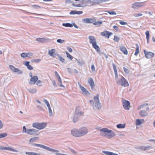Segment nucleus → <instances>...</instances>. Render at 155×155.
Wrapping results in <instances>:
<instances>
[{
  "label": "nucleus",
  "mask_w": 155,
  "mask_h": 155,
  "mask_svg": "<svg viewBox=\"0 0 155 155\" xmlns=\"http://www.w3.org/2000/svg\"><path fill=\"white\" fill-rule=\"evenodd\" d=\"M100 134L101 136L104 137H107L109 138L113 137L115 135L114 132L111 130H109L106 128L101 129Z\"/></svg>",
  "instance_id": "obj_1"
},
{
  "label": "nucleus",
  "mask_w": 155,
  "mask_h": 155,
  "mask_svg": "<svg viewBox=\"0 0 155 155\" xmlns=\"http://www.w3.org/2000/svg\"><path fill=\"white\" fill-rule=\"evenodd\" d=\"M99 94H97L94 97V101L90 100V103L93 108L94 109V107L98 110H100L101 107V104L100 102V100L99 98Z\"/></svg>",
  "instance_id": "obj_2"
},
{
  "label": "nucleus",
  "mask_w": 155,
  "mask_h": 155,
  "mask_svg": "<svg viewBox=\"0 0 155 155\" xmlns=\"http://www.w3.org/2000/svg\"><path fill=\"white\" fill-rule=\"evenodd\" d=\"M80 107L78 106L76 107L73 117V121L74 123L77 122L79 117L84 115V112L80 111Z\"/></svg>",
  "instance_id": "obj_3"
},
{
  "label": "nucleus",
  "mask_w": 155,
  "mask_h": 155,
  "mask_svg": "<svg viewBox=\"0 0 155 155\" xmlns=\"http://www.w3.org/2000/svg\"><path fill=\"white\" fill-rule=\"evenodd\" d=\"M119 79L117 81V83L123 87H127L129 86V84L127 80L122 76H120Z\"/></svg>",
  "instance_id": "obj_4"
},
{
  "label": "nucleus",
  "mask_w": 155,
  "mask_h": 155,
  "mask_svg": "<svg viewBox=\"0 0 155 155\" xmlns=\"http://www.w3.org/2000/svg\"><path fill=\"white\" fill-rule=\"evenodd\" d=\"M47 124L45 122H35L32 124V126L38 130H42L46 126Z\"/></svg>",
  "instance_id": "obj_5"
},
{
  "label": "nucleus",
  "mask_w": 155,
  "mask_h": 155,
  "mask_svg": "<svg viewBox=\"0 0 155 155\" xmlns=\"http://www.w3.org/2000/svg\"><path fill=\"white\" fill-rule=\"evenodd\" d=\"M91 0H82V1H81V3H79L77 5L74 4H72V5L74 6L77 7H82L86 6V4L87 3H89L91 5Z\"/></svg>",
  "instance_id": "obj_6"
},
{
  "label": "nucleus",
  "mask_w": 155,
  "mask_h": 155,
  "mask_svg": "<svg viewBox=\"0 0 155 155\" xmlns=\"http://www.w3.org/2000/svg\"><path fill=\"white\" fill-rule=\"evenodd\" d=\"M79 137H81L84 136L87 134L88 132V130L85 127H81L78 129Z\"/></svg>",
  "instance_id": "obj_7"
},
{
  "label": "nucleus",
  "mask_w": 155,
  "mask_h": 155,
  "mask_svg": "<svg viewBox=\"0 0 155 155\" xmlns=\"http://www.w3.org/2000/svg\"><path fill=\"white\" fill-rule=\"evenodd\" d=\"M122 104L125 110H129L130 107V102L126 100L123 99Z\"/></svg>",
  "instance_id": "obj_8"
},
{
  "label": "nucleus",
  "mask_w": 155,
  "mask_h": 155,
  "mask_svg": "<svg viewBox=\"0 0 155 155\" xmlns=\"http://www.w3.org/2000/svg\"><path fill=\"white\" fill-rule=\"evenodd\" d=\"M132 7V8L134 9H137L139 7L143 6L144 5V2H136L133 3Z\"/></svg>",
  "instance_id": "obj_9"
},
{
  "label": "nucleus",
  "mask_w": 155,
  "mask_h": 155,
  "mask_svg": "<svg viewBox=\"0 0 155 155\" xmlns=\"http://www.w3.org/2000/svg\"><path fill=\"white\" fill-rule=\"evenodd\" d=\"M28 131V134L31 135H38L39 134V133H37L38 131L35 129H29Z\"/></svg>",
  "instance_id": "obj_10"
},
{
  "label": "nucleus",
  "mask_w": 155,
  "mask_h": 155,
  "mask_svg": "<svg viewBox=\"0 0 155 155\" xmlns=\"http://www.w3.org/2000/svg\"><path fill=\"white\" fill-rule=\"evenodd\" d=\"M145 57L148 59H150L154 56V53L151 52H147L145 50L143 51Z\"/></svg>",
  "instance_id": "obj_11"
},
{
  "label": "nucleus",
  "mask_w": 155,
  "mask_h": 155,
  "mask_svg": "<svg viewBox=\"0 0 155 155\" xmlns=\"http://www.w3.org/2000/svg\"><path fill=\"white\" fill-rule=\"evenodd\" d=\"M71 134L73 136L76 137H79V132L78 129H74L71 131Z\"/></svg>",
  "instance_id": "obj_12"
},
{
  "label": "nucleus",
  "mask_w": 155,
  "mask_h": 155,
  "mask_svg": "<svg viewBox=\"0 0 155 155\" xmlns=\"http://www.w3.org/2000/svg\"><path fill=\"white\" fill-rule=\"evenodd\" d=\"M38 78L37 76H34L31 78L29 82V84H34L36 82V81L38 80Z\"/></svg>",
  "instance_id": "obj_13"
},
{
  "label": "nucleus",
  "mask_w": 155,
  "mask_h": 155,
  "mask_svg": "<svg viewBox=\"0 0 155 155\" xmlns=\"http://www.w3.org/2000/svg\"><path fill=\"white\" fill-rule=\"evenodd\" d=\"M6 150L15 152H17L18 151L15 149L10 147L0 146V150Z\"/></svg>",
  "instance_id": "obj_14"
},
{
  "label": "nucleus",
  "mask_w": 155,
  "mask_h": 155,
  "mask_svg": "<svg viewBox=\"0 0 155 155\" xmlns=\"http://www.w3.org/2000/svg\"><path fill=\"white\" fill-rule=\"evenodd\" d=\"M113 33H112L107 31H105L101 33V35L107 37L108 38H109L110 36Z\"/></svg>",
  "instance_id": "obj_15"
},
{
  "label": "nucleus",
  "mask_w": 155,
  "mask_h": 155,
  "mask_svg": "<svg viewBox=\"0 0 155 155\" xmlns=\"http://www.w3.org/2000/svg\"><path fill=\"white\" fill-rule=\"evenodd\" d=\"M112 66L113 67V68L114 69V70L115 73V80L117 81L119 79V78H118V74H117V68L116 65L115 64L113 63L112 64Z\"/></svg>",
  "instance_id": "obj_16"
},
{
  "label": "nucleus",
  "mask_w": 155,
  "mask_h": 155,
  "mask_svg": "<svg viewBox=\"0 0 155 155\" xmlns=\"http://www.w3.org/2000/svg\"><path fill=\"white\" fill-rule=\"evenodd\" d=\"M30 63L29 61H25L23 63V64L27 67L28 70H31L33 69V68L29 64Z\"/></svg>",
  "instance_id": "obj_17"
},
{
  "label": "nucleus",
  "mask_w": 155,
  "mask_h": 155,
  "mask_svg": "<svg viewBox=\"0 0 155 155\" xmlns=\"http://www.w3.org/2000/svg\"><path fill=\"white\" fill-rule=\"evenodd\" d=\"M82 21L85 23H92L94 21V20L93 19L87 18L83 19Z\"/></svg>",
  "instance_id": "obj_18"
},
{
  "label": "nucleus",
  "mask_w": 155,
  "mask_h": 155,
  "mask_svg": "<svg viewBox=\"0 0 155 155\" xmlns=\"http://www.w3.org/2000/svg\"><path fill=\"white\" fill-rule=\"evenodd\" d=\"M139 115L142 117H145L148 115V113L145 110H141L139 113Z\"/></svg>",
  "instance_id": "obj_19"
},
{
  "label": "nucleus",
  "mask_w": 155,
  "mask_h": 155,
  "mask_svg": "<svg viewBox=\"0 0 155 155\" xmlns=\"http://www.w3.org/2000/svg\"><path fill=\"white\" fill-rule=\"evenodd\" d=\"M90 40V42L91 44H92V45L93 44H95L97 43L95 38L93 36H90L89 37Z\"/></svg>",
  "instance_id": "obj_20"
},
{
  "label": "nucleus",
  "mask_w": 155,
  "mask_h": 155,
  "mask_svg": "<svg viewBox=\"0 0 155 155\" xmlns=\"http://www.w3.org/2000/svg\"><path fill=\"white\" fill-rule=\"evenodd\" d=\"M93 48H94L99 54H101V52L100 51V49L99 47L97 45V43L94 44L92 45Z\"/></svg>",
  "instance_id": "obj_21"
},
{
  "label": "nucleus",
  "mask_w": 155,
  "mask_h": 155,
  "mask_svg": "<svg viewBox=\"0 0 155 155\" xmlns=\"http://www.w3.org/2000/svg\"><path fill=\"white\" fill-rule=\"evenodd\" d=\"M55 52V50L54 49H51L48 50V54L51 56L53 57H55V54L54 53Z\"/></svg>",
  "instance_id": "obj_22"
},
{
  "label": "nucleus",
  "mask_w": 155,
  "mask_h": 155,
  "mask_svg": "<svg viewBox=\"0 0 155 155\" xmlns=\"http://www.w3.org/2000/svg\"><path fill=\"white\" fill-rule=\"evenodd\" d=\"M49 40V39L45 38H39L36 39V41L38 42L44 43L47 41H48Z\"/></svg>",
  "instance_id": "obj_23"
},
{
  "label": "nucleus",
  "mask_w": 155,
  "mask_h": 155,
  "mask_svg": "<svg viewBox=\"0 0 155 155\" xmlns=\"http://www.w3.org/2000/svg\"><path fill=\"white\" fill-rule=\"evenodd\" d=\"M88 83L90 85L91 88H93L94 86V83L92 78H90L88 81Z\"/></svg>",
  "instance_id": "obj_24"
},
{
  "label": "nucleus",
  "mask_w": 155,
  "mask_h": 155,
  "mask_svg": "<svg viewBox=\"0 0 155 155\" xmlns=\"http://www.w3.org/2000/svg\"><path fill=\"white\" fill-rule=\"evenodd\" d=\"M79 87L83 93L86 94H89V92L87 90V89L82 86L81 84H79Z\"/></svg>",
  "instance_id": "obj_25"
},
{
  "label": "nucleus",
  "mask_w": 155,
  "mask_h": 155,
  "mask_svg": "<svg viewBox=\"0 0 155 155\" xmlns=\"http://www.w3.org/2000/svg\"><path fill=\"white\" fill-rule=\"evenodd\" d=\"M120 50L123 52V53L127 55L128 54V51L126 48L123 46H120Z\"/></svg>",
  "instance_id": "obj_26"
},
{
  "label": "nucleus",
  "mask_w": 155,
  "mask_h": 155,
  "mask_svg": "<svg viewBox=\"0 0 155 155\" xmlns=\"http://www.w3.org/2000/svg\"><path fill=\"white\" fill-rule=\"evenodd\" d=\"M102 152L106 155H118L117 154L108 151L103 150L102 151Z\"/></svg>",
  "instance_id": "obj_27"
},
{
  "label": "nucleus",
  "mask_w": 155,
  "mask_h": 155,
  "mask_svg": "<svg viewBox=\"0 0 155 155\" xmlns=\"http://www.w3.org/2000/svg\"><path fill=\"white\" fill-rule=\"evenodd\" d=\"M101 3L100 0H92L91 2V5H94Z\"/></svg>",
  "instance_id": "obj_28"
},
{
  "label": "nucleus",
  "mask_w": 155,
  "mask_h": 155,
  "mask_svg": "<svg viewBox=\"0 0 155 155\" xmlns=\"http://www.w3.org/2000/svg\"><path fill=\"white\" fill-rule=\"evenodd\" d=\"M26 154L28 155H41L40 153H37L33 152H25Z\"/></svg>",
  "instance_id": "obj_29"
},
{
  "label": "nucleus",
  "mask_w": 155,
  "mask_h": 155,
  "mask_svg": "<svg viewBox=\"0 0 155 155\" xmlns=\"http://www.w3.org/2000/svg\"><path fill=\"white\" fill-rule=\"evenodd\" d=\"M144 120L143 119H137L136 121V125H140L143 123Z\"/></svg>",
  "instance_id": "obj_30"
},
{
  "label": "nucleus",
  "mask_w": 155,
  "mask_h": 155,
  "mask_svg": "<svg viewBox=\"0 0 155 155\" xmlns=\"http://www.w3.org/2000/svg\"><path fill=\"white\" fill-rule=\"evenodd\" d=\"M58 80L59 84V85L60 87H64V86L62 84L60 76L58 77Z\"/></svg>",
  "instance_id": "obj_31"
},
{
  "label": "nucleus",
  "mask_w": 155,
  "mask_h": 155,
  "mask_svg": "<svg viewBox=\"0 0 155 155\" xmlns=\"http://www.w3.org/2000/svg\"><path fill=\"white\" fill-rule=\"evenodd\" d=\"M9 67L11 70L13 72H16V71H17L16 70H18V68L15 67L13 65H10Z\"/></svg>",
  "instance_id": "obj_32"
},
{
  "label": "nucleus",
  "mask_w": 155,
  "mask_h": 155,
  "mask_svg": "<svg viewBox=\"0 0 155 155\" xmlns=\"http://www.w3.org/2000/svg\"><path fill=\"white\" fill-rule=\"evenodd\" d=\"M136 51L134 53V55L137 56L139 53V46L137 44L136 45Z\"/></svg>",
  "instance_id": "obj_33"
},
{
  "label": "nucleus",
  "mask_w": 155,
  "mask_h": 155,
  "mask_svg": "<svg viewBox=\"0 0 155 155\" xmlns=\"http://www.w3.org/2000/svg\"><path fill=\"white\" fill-rule=\"evenodd\" d=\"M28 91L29 92L33 94L36 93L37 91L35 88L28 89Z\"/></svg>",
  "instance_id": "obj_34"
},
{
  "label": "nucleus",
  "mask_w": 155,
  "mask_h": 155,
  "mask_svg": "<svg viewBox=\"0 0 155 155\" xmlns=\"http://www.w3.org/2000/svg\"><path fill=\"white\" fill-rule=\"evenodd\" d=\"M62 25L66 27H71L73 26V24L69 23H63Z\"/></svg>",
  "instance_id": "obj_35"
},
{
  "label": "nucleus",
  "mask_w": 155,
  "mask_h": 155,
  "mask_svg": "<svg viewBox=\"0 0 155 155\" xmlns=\"http://www.w3.org/2000/svg\"><path fill=\"white\" fill-rule=\"evenodd\" d=\"M146 38L147 40V43H148L149 42V31H147L146 33Z\"/></svg>",
  "instance_id": "obj_36"
},
{
  "label": "nucleus",
  "mask_w": 155,
  "mask_h": 155,
  "mask_svg": "<svg viewBox=\"0 0 155 155\" xmlns=\"http://www.w3.org/2000/svg\"><path fill=\"white\" fill-rule=\"evenodd\" d=\"M58 57L59 60L63 63H65V60L64 58H63L62 57L59 55H58Z\"/></svg>",
  "instance_id": "obj_37"
},
{
  "label": "nucleus",
  "mask_w": 155,
  "mask_h": 155,
  "mask_svg": "<svg viewBox=\"0 0 155 155\" xmlns=\"http://www.w3.org/2000/svg\"><path fill=\"white\" fill-rule=\"evenodd\" d=\"M117 127L118 128H123L125 127V124H120L117 125Z\"/></svg>",
  "instance_id": "obj_38"
},
{
  "label": "nucleus",
  "mask_w": 155,
  "mask_h": 155,
  "mask_svg": "<svg viewBox=\"0 0 155 155\" xmlns=\"http://www.w3.org/2000/svg\"><path fill=\"white\" fill-rule=\"evenodd\" d=\"M29 129H27L25 126L23 127V133H25L26 134H28V130Z\"/></svg>",
  "instance_id": "obj_39"
},
{
  "label": "nucleus",
  "mask_w": 155,
  "mask_h": 155,
  "mask_svg": "<svg viewBox=\"0 0 155 155\" xmlns=\"http://www.w3.org/2000/svg\"><path fill=\"white\" fill-rule=\"evenodd\" d=\"M41 61V60L40 58H38L36 59H34L31 60V61L32 62H35V63H39Z\"/></svg>",
  "instance_id": "obj_40"
},
{
  "label": "nucleus",
  "mask_w": 155,
  "mask_h": 155,
  "mask_svg": "<svg viewBox=\"0 0 155 155\" xmlns=\"http://www.w3.org/2000/svg\"><path fill=\"white\" fill-rule=\"evenodd\" d=\"M7 135V134L6 133H3L0 134V139L4 138Z\"/></svg>",
  "instance_id": "obj_41"
},
{
  "label": "nucleus",
  "mask_w": 155,
  "mask_h": 155,
  "mask_svg": "<svg viewBox=\"0 0 155 155\" xmlns=\"http://www.w3.org/2000/svg\"><path fill=\"white\" fill-rule=\"evenodd\" d=\"M38 138V137H34L31 138L29 140L30 143L35 141L36 139Z\"/></svg>",
  "instance_id": "obj_42"
},
{
  "label": "nucleus",
  "mask_w": 155,
  "mask_h": 155,
  "mask_svg": "<svg viewBox=\"0 0 155 155\" xmlns=\"http://www.w3.org/2000/svg\"><path fill=\"white\" fill-rule=\"evenodd\" d=\"M106 12L111 15H116L117 14L114 11H107Z\"/></svg>",
  "instance_id": "obj_43"
},
{
  "label": "nucleus",
  "mask_w": 155,
  "mask_h": 155,
  "mask_svg": "<svg viewBox=\"0 0 155 155\" xmlns=\"http://www.w3.org/2000/svg\"><path fill=\"white\" fill-rule=\"evenodd\" d=\"M136 149H140L144 150L145 146H140L137 147H135Z\"/></svg>",
  "instance_id": "obj_44"
},
{
  "label": "nucleus",
  "mask_w": 155,
  "mask_h": 155,
  "mask_svg": "<svg viewBox=\"0 0 155 155\" xmlns=\"http://www.w3.org/2000/svg\"><path fill=\"white\" fill-rule=\"evenodd\" d=\"M68 149H69V150L72 153H73V154H76L77 153L76 152L74 151V150L73 149H71V147H68Z\"/></svg>",
  "instance_id": "obj_45"
},
{
  "label": "nucleus",
  "mask_w": 155,
  "mask_h": 155,
  "mask_svg": "<svg viewBox=\"0 0 155 155\" xmlns=\"http://www.w3.org/2000/svg\"><path fill=\"white\" fill-rule=\"evenodd\" d=\"M36 84L39 86H42V84H41V83H42V81L40 80H38L37 81H36Z\"/></svg>",
  "instance_id": "obj_46"
},
{
  "label": "nucleus",
  "mask_w": 155,
  "mask_h": 155,
  "mask_svg": "<svg viewBox=\"0 0 155 155\" xmlns=\"http://www.w3.org/2000/svg\"><path fill=\"white\" fill-rule=\"evenodd\" d=\"M65 40H61V39H58L57 40V42L58 43H59L60 44H62L65 42Z\"/></svg>",
  "instance_id": "obj_47"
},
{
  "label": "nucleus",
  "mask_w": 155,
  "mask_h": 155,
  "mask_svg": "<svg viewBox=\"0 0 155 155\" xmlns=\"http://www.w3.org/2000/svg\"><path fill=\"white\" fill-rule=\"evenodd\" d=\"M66 54H67V57L70 58L71 60H72L73 57L67 51H65Z\"/></svg>",
  "instance_id": "obj_48"
},
{
  "label": "nucleus",
  "mask_w": 155,
  "mask_h": 155,
  "mask_svg": "<svg viewBox=\"0 0 155 155\" xmlns=\"http://www.w3.org/2000/svg\"><path fill=\"white\" fill-rule=\"evenodd\" d=\"M102 21H98L96 22H95L93 23V24L95 25H100L102 23Z\"/></svg>",
  "instance_id": "obj_49"
},
{
  "label": "nucleus",
  "mask_w": 155,
  "mask_h": 155,
  "mask_svg": "<svg viewBox=\"0 0 155 155\" xmlns=\"http://www.w3.org/2000/svg\"><path fill=\"white\" fill-rule=\"evenodd\" d=\"M120 38L117 37V36H115L114 37V41L116 42H118L120 40Z\"/></svg>",
  "instance_id": "obj_50"
},
{
  "label": "nucleus",
  "mask_w": 155,
  "mask_h": 155,
  "mask_svg": "<svg viewBox=\"0 0 155 155\" xmlns=\"http://www.w3.org/2000/svg\"><path fill=\"white\" fill-rule=\"evenodd\" d=\"M142 15L143 14L140 13H135L134 15V16L135 17H139Z\"/></svg>",
  "instance_id": "obj_51"
},
{
  "label": "nucleus",
  "mask_w": 155,
  "mask_h": 155,
  "mask_svg": "<svg viewBox=\"0 0 155 155\" xmlns=\"http://www.w3.org/2000/svg\"><path fill=\"white\" fill-rule=\"evenodd\" d=\"M26 54L27 57H31L33 55V53L31 52L26 53Z\"/></svg>",
  "instance_id": "obj_52"
},
{
  "label": "nucleus",
  "mask_w": 155,
  "mask_h": 155,
  "mask_svg": "<svg viewBox=\"0 0 155 155\" xmlns=\"http://www.w3.org/2000/svg\"><path fill=\"white\" fill-rule=\"evenodd\" d=\"M44 102L46 104L47 107H48V106L50 105V104H49L48 102L46 99H44Z\"/></svg>",
  "instance_id": "obj_53"
},
{
  "label": "nucleus",
  "mask_w": 155,
  "mask_h": 155,
  "mask_svg": "<svg viewBox=\"0 0 155 155\" xmlns=\"http://www.w3.org/2000/svg\"><path fill=\"white\" fill-rule=\"evenodd\" d=\"M21 57L25 58L27 57L26 53H23L21 54Z\"/></svg>",
  "instance_id": "obj_54"
},
{
  "label": "nucleus",
  "mask_w": 155,
  "mask_h": 155,
  "mask_svg": "<svg viewBox=\"0 0 155 155\" xmlns=\"http://www.w3.org/2000/svg\"><path fill=\"white\" fill-rule=\"evenodd\" d=\"M18 70H16L17 71H16L15 72H18L19 74H23V72L22 71L20 70H19V69H18Z\"/></svg>",
  "instance_id": "obj_55"
},
{
  "label": "nucleus",
  "mask_w": 155,
  "mask_h": 155,
  "mask_svg": "<svg viewBox=\"0 0 155 155\" xmlns=\"http://www.w3.org/2000/svg\"><path fill=\"white\" fill-rule=\"evenodd\" d=\"M144 107V105L143 104L139 106L137 108V109L139 110L143 108Z\"/></svg>",
  "instance_id": "obj_56"
},
{
  "label": "nucleus",
  "mask_w": 155,
  "mask_h": 155,
  "mask_svg": "<svg viewBox=\"0 0 155 155\" xmlns=\"http://www.w3.org/2000/svg\"><path fill=\"white\" fill-rule=\"evenodd\" d=\"M48 111L49 113V114L50 116H52L53 115V113L52 112V110L51 109V108L48 109Z\"/></svg>",
  "instance_id": "obj_57"
},
{
  "label": "nucleus",
  "mask_w": 155,
  "mask_h": 155,
  "mask_svg": "<svg viewBox=\"0 0 155 155\" xmlns=\"http://www.w3.org/2000/svg\"><path fill=\"white\" fill-rule=\"evenodd\" d=\"M65 3H73V4L74 2L71 0H66L65 2Z\"/></svg>",
  "instance_id": "obj_58"
},
{
  "label": "nucleus",
  "mask_w": 155,
  "mask_h": 155,
  "mask_svg": "<svg viewBox=\"0 0 155 155\" xmlns=\"http://www.w3.org/2000/svg\"><path fill=\"white\" fill-rule=\"evenodd\" d=\"M69 14L70 15H74L76 14V11L74 10L71 11L70 12Z\"/></svg>",
  "instance_id": "obj_59"
},
{
  "label": "nucleus",
  "mask_w": 155,
  "mask_h": 155,
  "mask_svg": "<svg viewBox=\"0 0 155 155\" xmlns=\"http://www.w3.org/2000/svg\"><path fill=\"white\" fill-rule=\"evenodd\" d=\"M123 69H124V70L125 73H129V71L126 68H125V67H124Z\"/></svg>",
  "instance_id": "obj_60"
},
{
  "label": "nucleus",
  "mask_w": 155,
  "mask_h": 155,
  "mask_svg": "<svg viewBox=\"0 0 155 155\" xmlns=\"http://www.w3.org/2000/svg\"><path fill=\"white\" fill-rule=\"evenodd\" d=\"M91 69L92 71L93 72L95 71V68L94 65L93 64L91 66Z\"/></svg>",
  "instance_id": "obj_61"
},
{
  "label": "nucleus",
  "mask_w": 155,
  "mask_h": 155,
  "mask_svg": "<svg viewBox=\"0 0 155 155\" xmlns=\"http://www.w3.org/2000/svg\"><path fill=\"white\" fill-rule=\"evenodd\" d=\"M151 148H152V147L151 146H146V147H145L144 151H145L146 150H147V149H148Z\"/></svg>",
  "instance_id": "obj_62"
},
{
  "label": "nucleus",
  "mask_w": 155,
  "mask_h": 155,
  "mask_svg": "<svg viewBox=\"0 0 155 155\" xmlns=\"http://www.w3.org/2000/svg\"><path fill=\"white\" fill-rule=\"evenodd\" d=\"M120 23L121 25H126V24H127V22H126L124 21H121L120 22Z\"/></svg>",
  "instance_id": "obj_63"
},
{
  "label": "nucleus",
  "mask_w": 155,
  "mask_h": 155,
  "mask_svg": "<svg viewBox=\"0 0 155 155\" xmlns=\"http://www.w3.org/2000/svg\"><path fill=\"white\" fill-rule=\"evenodd\" d=\"M32 7L33 8H35V9H36L38 8H40V6H39L38 5H32Z\"/></svg>",
  "instance_id": "obj_64"
}]
</instances>
